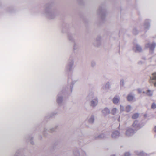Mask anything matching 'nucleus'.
I'll return each instance as SVG.
<instances>
[{"mask_svg": "<svg viewBox=\"0 0 156 156\" xmlns=\"http://www.w3.org/2000/svg\"><path fill=\"white\" fill-rule=\"evenodd\" d=\"M120 112H123V111H124V107L122 105H120Z\"/></svg>", "mask_w": 156, "mask_h": 156, "instance_id": "21", "label": "nucleus"}, {"mask_svg": "<svg viewBox=\"0 0 156 156\" xmlns=\"http://www.w3.org/2000/svg\"><path fill=\"white\" fill-rule=\"evenodd\" d=\"M156 46L155 43H153L151 44H147V47H148L151 50H153Z\"/></svg>", "mask_w": 156, "mask_h": 156, "instance_id": "9", "label": "nucleus"}, {"mask_svg": "<svg viewBox=\"0 0 156 156\" xmlns=\"http://www.w3.org/2000/svg\"><path fill=\"white\" fill-rule=\"evenodd\" d=\"M120 98L118 96H115L113 98V101L114 104L118 103L119 100Z\"/></svg>", "mask_w": 156, "mask_h": 156, "instance_id": "11", "label": "nucleus"}, {"mask_svg": "<svg viewBox=\"0 0 156 156\" xmlns=\"http://www.w3.org/2000/svg\"><path fill=\"white\" fill-rule=\"evenodd\" d=\"M153 130L156 133V126H155L153 128Z\"/></svg>", "mask_w": 156, "mask_h": 156, "instance_id": "24", "label": "nucleus"}, {"mask_svg": "<svg viewBox=\"0 0 156 156\" xmlns=\"http://www.w3.org/2000/svg\"><path fill=\"white\" fill-rule=\"evenodd\" d=\"M109 88V83H107L106 84L105 87H104L103 89L105 90H107Z\"/></svg>", "mask_w": 156, "mask_h": 156, "instance_id": "19", "label": "nucleus"}, {"mask_svg": "<svg viewBox=\"0 0 156 156\" xmlns=\"http://www.w3.org/2000/svg\"><path fill=\"white\" fill-rule=\"evenodd\" d=\"M135 48V50L136 51L140 52L141 51L142 49L138 45H136Z\"/></svg>", "mask_w": 156, "mask_h": 156, "instance_id": "15", "label": "nucleus"}, {"mask_svg": "<svg viewBox=\"0 0 156 156\" xmlns=\"http://www.w3.org/2000/svg\"><path fill=\"white\" fill-rule=\"evenodd\" d=\"M107 137V135L105 133H101L98 136V138L102 139L106 138Z\"/></svg>", "mask_w": 156, "mask_h": 156, "instance_id": "13", "label": "nucleus"}, {"mask_svg": "<svg viewBox=\"0 0 156 156\" xmlns=\"http://www.w3.org/2000/svg\"><path fill=\"white\" fill-rule=\"evenodd\" d=\"M94 98L91 101V106L93 107H94L96 106L98 103L97 98L96 97L94 98V95L93 94H92L91 95L89 94L87 98Z\"/></svg>", "mask_w": 156, "mask_h": 156, "instance_id": "3", "label": "nucleus"}, {"mask_svg": "<svg viewBox=\"0 0 156 156\" xmlns=\"http://www.w3.org/2000/svg\"><path fill=\"white\" fill-rule=\"evenodd\" d=\"M118 121H119V122H120V117H119L118 119Z\"/></svg>", "mask_w": 156, "mask_h": 156, "instance_id": "27", "label": "nucleus"}, {"mask_svg": "<svg viewBox=\"0 0 156 156\" xmlns=\"http://www.w3.org/2000/svg\"><path fill=\"white\" fill-rule=\"evenodd\" d=\"M132 108L131 106L130 105H128L126 108V111L127 112H129L130 111Z\"/></svg>", "mask_w": 156, "mask_h": 156, "instance_id": "16", "label": "nucleus"}, {"mask_svg": "<svg viewBox=\"0 0 156 156\" xmlns=\"http://www.w3.org/2000/svg\"><path fill=\"white\" fill-rule=\"evenodd\" d=\"M147 154V155L146 156H147V155H149L150 154Z\"/></svg>", "mask_w": 156, "mask_h": 156, "instance_id": "28", "label": "nucleus"}, {"mask_svg": "<svg viewBox=\"0 0 156 156\" xmlns=\"http://www.w3.org/2000/svg\"><path fill=\"white\" fill-rule=\"evenodd\" d=\"M151 108L152 109L156 108V104L154 103H153L151 105Z\"/></svg>", "mask_w": 156, "mask_h": 156, "instance_id": "20", "label": "nucleus"}, {"mask_svg": "<svg viewBox=\"0 0 156 156\" xmlns=\"http://www.w3.org/2000/svg\"><path fill=\"white\" fill-rule=\"evenodd\" d=\"M110 110L108 108H105L102 111L103 115L104 116H106L110 113Z\"/></svg>", "mask_w": 156, "mask_h": 156, "instance_id": "8", "label": "nucleus"}, {"mask_svg": "<svg viewBox=\"0 0 156 156\" xmlns=\"http://www.w3.org/2000/svg\"><path fill=\"white\" fill-rule=\"evenodd\" d=\"M63 101V98L62 94H58L57 96V102L58 104H61Z\"/></svg>", "mask_w": 156, "mask_h": 156, "instance_id": "6", "label": "nucleus"}, {"mask_svg": "<svg viewBox=\"0 0 156 156\" xmlns=\"http://www.w3.org/2000/svg\"><path fill=\"white\" fill-rule=\"evenodd\" d=\"M134 153L137 156H146L147 155V154L141 151H135Z\"/></svg>", "mask_w": 156, "mask_h": 156, "instance_id": "4", "label": "nucleus"}, {"mask_svg": "<svg viewBox=\"0 0 156 156\" xmlns=\"http://www.w3.org/2000/svg\"><path fill=\"white\" fill-rule=\"evenodd\" d=\"M120 133L117 131H114L112 133V137L113 138H116L119 136Z\"/></svg>", "mask_w": 156, "mask_h": 156, "instance_id": "7", "label": "nucleus"}, {"mask_svg": "<svg viewBox=\"0 0 156 156\" xmlns=\"http://www.w3.org/2000/svg\"><path fill=\"white\" fill-rule=\"evenodd\" d=\"M139 116V114L137 113L134 114L132 116V118L133 119H137Z\"/></svg>", "mask_w": 156, "mask_h": 156, "instance_id": "17", "label": "nucleus"}, {"mask_svg": "<svg viewBox=\"0 0 156 156\" xmlns=\"http://www.w3.org/2000/svg\"><path fill=\"white\" fill-rule=\"evenodd\" d=\"M111 156H115V155H111Z\"/></svg>", "mask_w": 156, "mask_h": 156, "instance_id": "29", "label": "nucleus"}, {"mask_svg": "<svg viewBox=\"0 0 156 156\" xmlns=\"http://www.w3.org/2000/svg\"><path fill=\"white\" fill-rule=\"evenodd\" d=\"M149 81L151 83L153 84L156 87V79H150Z\"/></svg>", "mask_w": 156, "mask_h": 156, "instance_id": "12", "label": "nucleus"}, {"mask_svg": "<svg viewBox=\"0 0 156 156\" xmlns=\"http://www.w3.org/2000/svg\"><path fill=\"white\" fill-rule=\"evenodd\" d=\"M94 117L93 115H92L87 118V120L88 122L90 123H92L94 122Z\"/></svg>", "mask_w": 156, "mask_h": 156, "instance_id": "10", "label": "nucleus"}, {"mask_svg": "<svg viewBox=\"0 0 156 156\" xmlns=\"http://www.w3.org/2000/svg\"><path fill=\"white\" fill-rule=\"evenodd\" d=\"M120 84L121 85H123V81L122 80H121L120 81Z\"/></svg>", "mask_w": 156, "mask_h": 156, "instance_id": "26", "label": "nucleus"}, {"mask_svg": "<svg viewBox=\"0 0 156 156\" xmlns=\"http://www.w3.org/2000/svg\"><path fill=\"white\" fill-rule=\"evenodd\" d=\"M136 133L135 130L130 127H127L125 129V134L126 136H130Z\"/></svg>", "mask_w": 156, "mask_h": 156, "instance_id": "2", "label": "nucleus"}, {"mask_svg": "<svg viewBox=\"0 0 156 156\" xmlns=\"http://www.w3.org/2000/svg\"><path fill=\"white\" fill-rule=\"evenodd\" d=\"M117 111V109L116 108H113L111 110V113L114 115L116 113Z\"/></svg>", "mask_w": 156, "mask_h": 156, "instance_id": "18", "label": "nucleus"}, {"mask_svg": "<svg viewBox=\"0 0 156 156\" xmlns=\"http://www.w3.org/2000/svg\"><path fill=\"white\" fill-rule=\"evenodd\" d=\"M133 98V96L131 94H129L127 97V100L129 101H131Z\"/></svg>", "mask_w": 156, "mask_h": 156, "instance_id": "14", "label": "nucleus"}, {"mask_svg": "<svg viewBox=\"0 0 156 156\" xmlns=\"http://www.w3.org/2000/svg\"><path fill=\"white\" fill-rule=\"evenodd\" d=\"M138 92L139 93H141L143 92L144 93H146V94L148 96H151L152 94V93L151 91L150 90H148L147 92H145L144 91H142V90L140 89H138L137 90Z\"/></svg>", "mask_w": 156, "mask_h": 156, "instance_id": "5", "label": "nucleus"}, {"mask_svg": "<svg viewBox=\"0 0 156 156\" xmlns=\"http://www.w3.org/2000/svg\"><path fill=\"white\" fill-rule=\"evenodd\" d=\"M125 156H131V155L129 152H126L125 154Z\"/></svg>", "mask_w": 156, "mask_h": 156, "instance_id": "22", "label": "nucleus"}, {"mask_svg": "<svg viewBox=\"0 0 156 156\" xmlns=\"http://www.w3.org/2000/svg\"><path fill=\"white\" fill-rule=\"evenodd\" d=\"M76 152L78 153H79L77 151H76L75 152H74V154H75V156H79L78 155L76 154Z\"/></svg>", "mask_w": 156, "mask_h": 156, "instance_id": "25", "label": "nucleus"}, {"mask_svg": "<svg viewBox=\"0 0 156 156\" xmlns=\"http://www.w3.org/2000/svg\"><path fill=\"white\" fill-rule=\"evenodd\" d=\"M152 75L153 76V78H156V72L153 73L152 74Z\"/></svg>", "mask_w": 156, "mask_h": 156, "instance_id": "23", "label": "nucleus"}, {"mask_svg": "<svg viewBox=\"0 0 156 156\" xmlns=\"http://www.w3.org/2000/svg\"><path fill=\"white\" fill-rule=\"evenodd\" d=\"M144 124L142 122H139L138 121L135 120L132 125V127L136 131L141 128L144 125Z\"/></svg>", "mask_w": 156, "mask_h": 156, "instance_id": "1", "label": "nucleus"}]
</instances>
